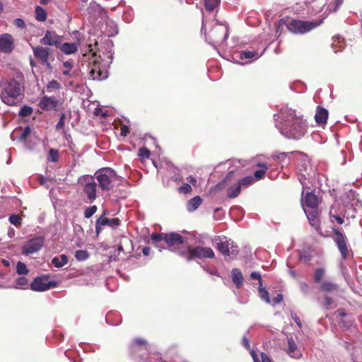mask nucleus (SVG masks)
I'll return each mask as SVG.
<instances>
[{"instance_id": "nucleus-1", "label": "nucleus", "mask_w": 362, "mask_h": 362, "mask_svg": "<svg viewBox=\"0 0 362 362\" xmlns=\"http://www.w3.org/2000/svg\"><path fill=\"white\" fill-rule=\"evenodd\" d=\"M281 120L276 123L280 133L288 139H299L307 131V124L303 117L288 106L283 107L279 113Z\"/></svg>"}, {"instance_id": "nucleus-2", "label": "nucleus", "mask_w": 362, "mask_h": 362, "mask_svg": "<svg viewBox=\"0 0 362 362\" xmlns=\"http://www.w3.org/2000/svg\"><path fill=\"white\" fill-rule=\"evenodd\" d=\"M22 87L16 80L3 83L0 86V97L3 103L14 105L21 101Z\"/></svg>"}, {"instance_id": "nucleus-3", "label": "nucleus", "mask_w": 362, "mask_h": 362, "mask_svg": "<svg viewBox=\"0 0 362 362\" xmlns=\"http://www.w3.org/2000/svg\"><path fill=\"white\" fill-rule=\"evenodd\" d=\"M95 180H97V184L103 191L110 190L115 182L119 180L118 176L115 172L111 168H104L98 170L95 174Z\"/></svg>"}, {"instance_id": "nucleus-4", "label": "nucleus", "mask_w": 362, "mask_h": 362, "mask_svg": "<svg viewBox=\"0 0 362 362\" xmlns=\"http://www.w3.org/2000/svg\"><path fill=\"white\" fill-rule=\"evenodd\" d=\"M206 31V24L202 21V31ZM228 28L223 24H217L208 34L205 33V37L210 44H219L226 40Z\"/></svg>"}, {"instance_id": "nucleus-5", "label": "nucleus", "mask_w": 362, "mask_h": 362, "mask_svg": "<svg viewBox=\"0 0 362 362\" xmlns=\"http://www.w3.org/2000/svg\"><path fill=\"white\" fill-rule=\"evenodd\" d=\"M321 22L316 23L315 21H305L300 20H292L289 21L286 26L287 28L295 34H304L307 32L310 31L317 26H318Z\"/></svg>"}, {"instance_id": "nucleus-6", "label": "nucleus", "mask_w": 362, "mask_h": 362, "mask_svg": "<svg viewBox=\"0 0 362 362\" xmlns=\"http://www.w3.org/2000/svg\"><path fill=\"white\" fill-rule=\"evenodd\" d=\"M218 250L225 256L233 257L238 254V247L226 237H216L214 240Z\"/></svg>"}, {"instance_id": "nucleus-7", "label": "nucleus", "mask_w": 362, "mask_h": 362, "mask_svg": "<svg viewBox=\"0 0 362 362\" xmlns=\"http://www.w3.org/2000/svg\"><path fill=\"white\" fill-rule=\"evenodd\" d=\"M45 239L42 236H35L25 243L22 247V254L29 255L37 252L43 247Z\"/></svg>"}, {"instance_id": "nucleus-8", "label": "nucleus", "mask_w": 362, "mask_h": 362, "mask_svg": "<svg viewBox=\"0 0 362 362\" xmlns=\"http://www.w3.org/2000/svg\"><path fill=\"white\" fill-rule=\"evenodd\" d=\"M81 181L84 182L83 193L88 199V202H92L96 199L97 182L91 176H84L81 178Z\"/></svg>"}, {"instance_id": "nucleus-9", "label": "nucleus", "mask_w": 362, "mask_h": 362, "mask_svg": "<svg viewBox=\"0 0 362 362\" xmlns=\"http://www.w3.org/2000/svg\"><path fill=\"white\" fill-rule=\"evenodd\" d=\"M90 76L93 80H103L107 78V69L106 65L102 64L99 60L95 58L93 61L92 65L89 67Z\"/></svg>"}, {"instance_id": "nucleus-10", "label": "nucleus", "mask_w": 362, "mask_h": 362, "mask_svg": "<svg viewBox=\"0 0 362 362\" xmlns=\"http://www.w3.org/2000/svg\"><path fill=\"white\" fill-rule=\"evenodd\" d=\"M57 286V283L54 281H48L46 278L37 277L31 283L30 288L35 291H45Z\"/></svg>"}, {"instance_id": "nucleus-11", "label": "nucleus", "mask_w": 362, "mask_h": 362, "mask_svg": "<svg viewBox=\"0 0 362 362\" xmlns=\"http://www.w3.org/2000/svg\"><path fill=\"white\" fill-rule=\"evenodd\" d=\"M189 256L187 259L189 261L192 258H214L215 255L214 251L210 247H196L194 248L190 249Z\"/></svg>"}, {"instance_id": "nucleus-12", "label": "nucleus", "mask_w": 362, "mask_h": 362, "mask_svg": "<svg viewBox=\"0 0 362 362\" xmlns=\"http://www.w3.org/2000/svg\"><path fill=\"white\" fill-rule=\"evenodd\" d=\"M14 48V40L11 35L4 33L0 35V52L11 53Z\"/></svg>"}, {"instance_id": "nucleus-13", "label": "nucleus", "mask_w": 362, "mask_h": 362, "mask_svg": "<svg viewBox=\"0 0 362 362\" xmlns=\"http://www.w3.org/2000/svg\"><path fill=\"white\" fill-rule=\"evenodd\" d=\"M62 42V37L54 31L47 30L45 36L41 39V43L45 45L58 47Z\"/></svg>"}, {"instance_id": "nucleus-14", "label": "nucleus", "mask_w": 362, "mask_h": 362, "mask_svg": "<svg viewBox=\"0 0 362 362\" xmlns=\"http://www.w3.org/2000/svg\"><path fill=\"white\" fill-rule=\"evenodd\" d=\"M302 206L303 209H316L318 205V199L317 196L312 192H307L301 199Z\"/></svg>"}, {"instance_id": "nucleus-15", "label": "nucleus", "mask_w": 362, "mask_h": 362, "mask_svg": "<svg viewBox=\"0 0 362 362\" xmlns=\"http://www.w3.org/2000/svg\"><path fill=\"white\" fill-rule=\"evenodd\" d=\"M119 224V220L118 218L109 219L103 216H100L96 221L95 230L97 234H99L102 230L103 226L107 225L111 227H115Z\"/></svg>"}, {"instance_id": "nucleus-16", "label": "nucleus", "mask_w": 362, "mask_h": 362, "mask_svg": "<svg viewBox=\"0 0 362 362\" xmlns=\"http://www.w3.org/2000/svg\"><path fill=\"white\" fill-rule=\"evenodd\" d=\"M59 101L54 97L44 96L40 101L39 106L45 110H55Z\"/></svg>"}, {"instance_id": "nucleus-17", "label": "nucleus", "mask_w": 362, "mask_h": 362, "mask_svg": "<svg viewBox=\"0 0 362 362\" xmlns=\"http://www.w3.org/2000/svg\"><path fill=\"white\" fill-rule=\"evenodd\" d=\"M164 240L170 247L177 246L182 244L183 243L182 237L176 233L165 234Z\"/></svg>"}, {"instance_id": "nucleus-18", "label": "nucleus", "mask_w": 362, "mask_h": 362, "mask_svg": "<svg viewBox=\"0 0 362 362\" xmlns=\"http://www.w3.org/2000/svg\"><path fill=\"white\" fill-rule=\"evenodd\" d=\"M34 55L43 64H48V56L49 54V48L43 47H36L33 48Z\"/></svg>"}, {"instance_id": "nucleus-19", "label": "nucleus", "mask_w": 362, "mask_h": 362, "mask_svg": "<svg viewBox=\"0 0 362 362\" xmlns=\"http://www.w3.org/2000/svg\"><path fill=\"white\" fill-rule=\"evenodd\" d=\"M288 350L287 354L292 358L298 359L301 357L302 354L293 338L288 339Z\"/></svg>"}, {"instance_id": "nucleus-20", "label": "nucleus", "mask_w": 362, "mask_h": 362, "mask_svg": "<svg viewBox=\"0 0 362 362\" xmlns=\"http://www.w3.org/2000/svg\"><path fill=\"white\" fill-rule=\"evenodd\" d=\"M336 235H337V237L335 239V242L337 245V247H338L341 255L343 256V257L345 258L346 257L347 252H348V249L346 247L345 237L341 233H339L338 231L336 232Z\"/></svg>"}, {"instance_id": "nucleus-21", "label": "nucleus", "mask_w": 362, "mask_h": 362, "mask_svg": "<svg viewBox=\"0 0 362 362\" xmlns=\"http://www.w3.org/2000/svg\"><path fill=\"white\" fill-rule=\"evenodd\" d=\"M307 218L312 226L317 227L318 225V211L316 209H303Z\"/></svg>"}, {"instance_id": "nucleus-22", "label": "nucleus", "mask_w": 362, "mask_h": 362, "mask_svg": "<svg viewBox=\"0 0 362 362\" xmlns=\"http://www.w3.org/2000/svg\"><path fill=\"white\" fill-rule=\"evenodd\" d=\"M328 117V111L325 108L318 107L315 115V119L318 124H325Z\"/></svg>"}, {"instance_id": "nucleus-23", "label": "nucleus", "mask_w": 362, "mask_h": 362, "mask_svg": "<svg viewBox=\"0 0 362 362\" xmlns=\"http://www.w3.org/2000/svg\"><path fill=\"white\" fill-rule=\"evenodd\" d=\"M202 199L199 196H196L189 199L187 203V209L189 212H192L198 209L201 205Z\"/></svg>"}, {"instance_id": "nucleus-24", "label": "nucleus", "mask_w": 362, "mask_h": 362, "mask_svg": "<svg viewBox=\"0 0 362 362\" xmlns=\"http://www.w3.org/2000/svg\"><path fill=\"white\" fill-rule=\"evenodd\" d=\"M68 262V258L66 255H61L59 257H54L52 259V264L57 268H61L66 264Z\"/></svg>"}, {"instance_id": "nucleus-25", "label": "nucleus", "mask_w": 362, "mask_h": 362, "mask_svg": "<svg viewBox=\"0 0 362 362\" xmlns=\"http://www.w3.org/2000/svg\"><path fill=\"white\" fill-rule=\"evenodd\" d=\"M60 49L66 54H71L77 51V46L75 43H64L61 46Z\"/></svg>"}, {"instance_id": "nucleus-26", "label": "nucleus", "mask_w": 362, "mask_h": 362, "mask_svg": "<svg viewBox=\"0 0 362 362\" xmlns=\"http://www.w3.org/2000/svg\"><path fill=\"white\" fill-rule=\"evenodd\" d=\"M232 278L233 283L239 288L242 285L243 282V276L240 270L238 269H233L232 270Z\"/></svg>"}, {"instance_id": "nucleus-27", "label": "nucleus", "mask_w": 362, "mask_h": 362, "mask_svg": "<svg viewBox=\"0 0 362 362\" xmlns=\"http://www.w3.org/2000/svg\"><path fill=\"white\" fill-rule=\"evenodd\" d=\"M257 166L262 168V169L256 170L255 172V178L256 180H259L264 177L266 171L268 169L267 165L265 163H257Z\"/></svg>"}, {"instance_id": "nucleus-28", "label": "nucleus", "mask_w": 362, "mask_h": 362, "mask_svg": "<svg viewBox=\"0 0 362 362\" xmlns=\"http://www.w3.org/2000/svg\"><path fill=\"white\" fill-rule=\"evenodd\" d=\"M240 189L241 188L238 183H236L235 185L230 186L228 189V197L230 198H235L238 197L240 192Z\"/></svg>"}, {"instance_id": "nucleus-29", "label": "nucleus", "mask_w": 362, "mask_h": 362, "mask_svg": "<svg viewBox=\"0 0 362 362\" xmlns=\"http://www.w3.org/2000/svg\"><path fill=\"white\" fill-rule=\"evenodd\" d=\"M250 354L254 360V362H272L269 358L262 352L260 354V359L255 351H251Z\"/></svg>"}, {"instance_id": "nucleus-30", "label": "nucleus", "mask_w": 362, "mask_h": 362, "mask_svg": "<svg viewBox=\"0 0 362 362\" xmlns=\"http://www.w3.org/2000/svg\"><path fill=\"white\" fill-rule=\"evenodd\" d=\"M320 288L323 291L331 292L337 290V286L332 282L325 281L321 284Z\"/></svg>"}, {"instance_id": "nucleus-31", "label": "nucleus", "mask_w": 362, "mask_h": 362, "mask_svg": "<svg viewBox=\"0 0 362 362\" xmlns=\"http://www.w3.org/2000/svg\"><path fill=\"white\" fill-rule=\"evenodd\" d=\"M36 19L39 21L43 22L47 18V13L40 6L35 8Z\"/></svg>"}, {"instance_id": "nucleus-32", "label": "nucleus", "mask_w": 362, "mask_h": 362, "mask_svg": "<svg viewBox=\"0 0 362 362\" xmlns=\"http://www.w3.org/2000/svg\"><path fill=\"white\" fill-rule=\"evenodd\" d=\"M259 55L255 51H243L240 53V57L241 59H250L252 58H258Z\"/></svg>"}, {"instance_id": "nucleus-33", "label": "nucleus", "mask_w": 362, "mask_h": 362, "mask_svg": "<svg viewBox=\"0 0 362 362\" xmlns=\"http://www.w3.org/2000/svg\"><path fill=\"white\" fill-rule=\"evenodd\" d=\"M89 257L88 252L86 250H77L75 252V257L78 261H84Z\"/></svg>"}, {"instance_id": "nucleus-34", "label": "nucleus", "mask_w": 362, "mask_h": 362, "mask_svg": "<svg viewBox=\"0 0 362 362\" xmlns=\"http://www.w3.org/2000/svg\"><path fill=\"white\" fill-rule=\"evenodd\" d=\"M205 8L209 11H212L219 4V0H204Z\"/></svg>"}, {"instance_id": "nucleus-35", "label": "nucleus", "mask_w": 362, "mask_h": 362, "mask_svg": "<svg viewBox=\"0 0 362 362\" xmlns=\"http://www.w3.org/2000/svg\"><path fill=\"white\" fill-rule=\"evenodd\" d=\"M255 181V178L251 176H248L246 177H244L243 179L238 181V184L240 185V187H248L249 185H252Z\"/></svg>"}, {"instance_id": "nucleus-36", "label": "nucleus", "mask_w": 362, "mask_h": 362, "mask_svg": "<svg viewBox=\"0 0 362 362\" xmlns=\"http://www.w3.org/2000/svg\"><path fill=\"white\" fill-rule=\"evenodd\" d=\"M72 69V62L66 61L63 63V67L62 69V73L64 76H71V70Z\"/></svg>"}, {"instance_id": "nucleus-37", "label": "nucleus", "mask_w": 362, "mask_h": 362, "mask_svg": "<svg viewBox=\"0 0 362 362\" xmlns=\"http://www.w3.org/2000/svg\"><path fill=\"white\" fill-rule=\"evenodd\" d=\"M259 294L260 298L263 300H264L266 303H272V300H270V298L269 297V293H268L267 291L265 290L264 288H262L261 286L259 287Z\"/></svg>"}, {"instance_id": "nucleus-38", "label": "nucleus", "mask_w": 362, "mask_h": 362, "mask_svg": "<svg viewBox=\"0 0 362 362\" xmlns=\"http://www.w3.org/2000/svg\"><path fill=\"white\" fill-rule=\"evenodd\" d=\"M325 269L319 268L315 269L314 273V280L315 282H320L325 275Z\"/></svg>"}, {"instance_id": "nucleus-39", "label": "nucleus", "mask_w": 362, "mask_h": 362, "mask_svg": "<svg viewBox=\"0 0 362 362\" xmlns=\"http://www.w3.org/2000/svg\"><path fill=\"white\" fill-rule=\"evenodd\" d=\"M16 272L19 274H26L28 272V270L24 263L18 262L16 266Z\"/></svg>"}, {"instance_id": "nucleus-40", "label": "nucleus", "mask_w": 362, "mask_h": 362, "mask_svg": "<svg viewBox=\"0 0 362 362\" xmlns=\"http://www.w3.org/2000/svg\"><path fill=\"white\" fill-rule=\"evenodd\" d=\"M97 209V206L95 205L86 208L84 211V216L87 218H90L96 212Z\"/></svg>"}, {"instance_id": "nucleus-41", "label": "nucleus", "mask_w": 362, "mask_h": 362, "mask_svg": "<svg viewBox=\"0 0 362 362\" xmlns=\"http://www.w3.org/2000/svg\"><path fill=\"white\" fill-rule=\"evenodd\" d=\"M9 221L16 226H20L21 223V218L16 214H13L9 217Z\"/></svg>"}, {"instance_id": "nucleus-42", "label": "nucleus", "mask_w": 362, "mask_h": 362, "mask_svg": "<svg viewBox=\"0 0 362 362\" xmlns=\"http://www.w3.org/2000/svg\"><path fill=\"white\" fill-rule=\"evenodd\" d=\"M139 156L142 159H146L150 156V151L145 147L140 148L138 153Z\"/></svg>"}, {"instance_id": "nucleus-43", "label": "nucleus", "mask_w": 362, "mask_h": 362, "mask_svg": "<svg viewBox=\"0 0 362 362\" xmlns=\"http://www.w3.org/2000/svg\"><path fill=\"white\" fill-rule=\"evenodd\" d=\"M332 48L334 51V52H337L339 51V49H337V47H343V42L340 40L339 37L333 38V42H332Z\"/></svg>"}, {"instance_id": "nucleus-44", "label": "nucleus", "mask_w": 362, "mask_h": 362, "mask_svg": "<svg viewBox=\"0 0 362 362\" xmlns=\"http://www.w3.org/2000/svg\"><path fill=\"white\" fill-rule=\"evenodd\" d=\"M33 112V108L29 106H23L20 110V115L27 117Z\"/></svg>"}, {"instance_id": "nucleus-45", "label": "nucleus", "mask_w": 362, "mask_h": 362, "mask_svg": "<svg viewBox=\"0 0 362 362\" xmlns=\"http://www.w3.org/2000/svg\"><path fill=\"white\" fill-rule=\"evenodd\" d=\"M31 130L30 128L27 127L23 131L18 139L21 141H25L28 136L30 134Z\"/></svg>"}, {"instance_id": "nucleus-46", "label": "nucleus", "mask_w": 362, "mask_h": 362, "mask_svg": "<svg viewBox=\"0 0 362 362\" xmlns=\"http://www.w3.org/2000/svg\"><path fill=\"white\" fill-rule=\"evenodd\" d=\"M28 284V281L25 277H19L16 280V288H21L23 286H26Z\"/></svg>"}, {"instance_id": "nucleus-47", "label": "nucleus", "mask_w": 362, "mask_h": 362, "mask_svg": "<svg viewBox=\"0 0 362 362\" xmlns=\"http://www.w3.org/2000/svg\"><path fill=\"white\" fill-rule=\"evenodd\" d=\"M177 190L180 193L188 194L191 192L192 187L189 184L185 183L182 187H179Z\"/></svg>"}, {"instance_id": "nucleus-48", "label": "nucleus", "mask_w": 362, "mask_h": 362, "mask_svg": "<svg viewBox=\"0 0 362 362\" xmlns=\"http://www.w3.org/2000/svg\"><path fill=\"white\" fill-rule=\"evenodd\" d=\"M233 176V171H230L229 173L228 174V175L226 176V177L221 182L219 183L218 185H217V187L218 188H221L222 187H223L228 182H230L231 181V179Z\"/></svg>"}, {"instance_id": "nucleus-49", "label": "nucleus", "mask_w": 362, "mask_h": 362, "mask_svg": "<svg viewBox=\"0 0 362 362\" xmlns=\"http://www.w3.org/2000/svg\"><path fill=\"white\" fill-rule=\"evenodd\" d=\"M47 89L57 90L61 88V85L55 80H52L49 82L47 86Z\"/></svg>"}, {"instance_id": "nucleus-50", "label": "nucleus", "mask_w": 362, "mask_h": 362, "mask_svg": "<svg viewBox=\"0 0 362 362\" xmlns=\"http://www.w3.org/2000/svg\"><path fill=\"white\" fill-rule=\"evenodd\" d=\"M165 234L160 233H153L151 236V240L154 242L158 243L163 240H164Z\"/></svg>"}, {"instance_id": "nucleus-51", "label": "nucleus", "mask_w": 362, "mask_h": 362, "mask_svg": "<svg viewBox=\"0 0 362 362\" xmlns=\"http://www.w3.org/2000/svg\"><path fill=\"white\" fill-rule=\"evenodd\" d=\"M64 119H65V115L64 113L61 114L60 115V119L58 122V123L56 125L57 129H63L64 127Z\"/></svg>"}, {"instance_id": "nucleus-52", "label": "nucleus", "mask_w": 362, "mask_h": 362, "mask_svg": "<svg viewBox=\"0 0 362 362\" xmlns=\"http://www.w3.org/2000/svg\"><path fill=\"white\" fill-rule=\"evenodd\" d=\"M13 24L18 27V28H23L25 27V22L23 21V19L21 18H16L13 21Z\"/></svg>"}, {"instance_id": "nucleus-53", "label": "nucleus", "mask_w": 362, "mask_h": 362, "mask_svg": "<svg viewBox=\"0 0 362 362\" xmlns=\"http://www.w3.org/2000/svg\"><path fill=\"white\" fill-rule=\"evenodd\" d=\"M291 318L296 322V323L297 324V325L299 327H302V324H301V322H300V318L298 317V315H296V313H293V312H291Z\"/></svg>"}, {"instance_id": "nucleus-54", "label": "nucleus", "mask_w": 362, "mask_h": 362, "mask_svg": "<svg viewBox=\"0 0 362 362\" xmlns=\"http://www.w3.org/2000/svg\"><path fill=\"white\" fill-rule=\"evenodd\" d=\"M49 156L51 158V160L53 161V162H55L57 161V157H58V153L57 151L51 148L49 150Z\"/></svg>"}, {"instance_id": "nucleus-55", "label": "nucleus", "mask_w": 362, "mask_h": 362, "mask_svg": "<svg viewBox=\"0 0 362 362\" xmlns=\"http://www.w3.org/2000/svg\"><path fill=\"white\" fill-rule=\"evenodd\" d=\"M250 277L253 279H257L259 280V286H262V282H261V275L259 273L253 272L250 274Z\"/></svg>"}, {"instance_id": "nucleus-56", "label": "nucleus", "mask_w": 362, "mask_h": 362, "mask_svg": "<svg viewBox=\"0 0 362 362\" xmlns=\"http://www.w3.org/2000/svg\"><path fill=\"white\" fill-rule=\"evenodd\" d=\"M342 1L341 0H334V7L332 6L331 5L329 6V11H335L337 8L340 6L341 4Z\"/></svg>"}, {"instance_id": "nucleus-57", "label": "nucleus", "mask_w": 362, "mask_h": 362, "mask_svg": "<svg viewBox=\"0 0 362 362\" xmlns=\"http://www.w3.org/2000/svg\"><path fill=\"white\" fill-rule=\"evenodd\" d=\"M331 220L332 221H336L339 224H342L344 223L343 218L338 215H332Z\"/></svg>"}, {"instance_id": "nucleus-58", "label": "nucleus", "mask_w": 362, "mask_h": 362, "mask_svg": "<svg viewBox=\"0 0 362 362\" xmlns=\"http://www.w3.org/2000/svg\"><path fill=\"white\" fill-rule=\"evenodd\" d=\"M333 303V300L330 297L325 296V301H324V306L326 308H329L331 306Z\"/></svg>"}, {"instance_id": "nucleus-59", "label": "nucleus", "mask_w": 362, "mask_h": 362, "mask_svg": "<svg viewBox=\"0 0 362 362\" xmlns=\"http://www.w3.org/2000/svg\"><path fill=\"white\" fill-rule=\"evenodd\" d=\"M282 300V296L281 294L277 295L275 298L272 300L273 305L278 304Z\"/></svg>"}, {"instance_id": "nucleus-60", "label": "nucleus", "mask_w": 362, "mask_h": 362, "mask_svg": "<svg viewBox=\"0 0 362 362\" xmlns=\"http://www.w3.org/2000/svg\"><path fill=\"white\" fill-rule=\"evenodd\" d=\"M129 133V127L126 125H122L121 127V134L123 136H126Z\"/></svg>"}, {"instance_id": "nucleus-61", "label": "nucleus", "mask_w": 362, "mask_h": 362, "mask_svg": "<svg viewBox=\"0 0 362 362\" xmlns=\"http://www.w3.org/2000/svg\"><path fill=\"white\" fill-rule=\"evenodd\" d=\"M187 181L190 182L192 185L196 186L197 185V180L193 176H189L187 178Z\"/></svg>"}, {"instance_id": "nucleus-62", "label": "nucleus", "mask_w": 362, "mask_h": 362, "mask_svg": "<svg viewBox=\"0 0 362 362\" xmlns=\"http://www.w3.org/2000/svg\"><path fill=\"white\" fill-rule=\"evenodd\" d=\"M134 342L139 345H144V344H146V343L145 340L141 339H136L134 340Z\"/></svg>"}, {"instance_id": "nucleus-63", "label": "nucleus", "mask_w": 362, "mask_h": 362, "mask_svg": "<svg viewBox=\"0 0 362 362\" xmlns=\"http://www.w3.org/2000/svg\"><path fill=\"white\" fill-rule=\"evenodd\" d=\"M151 249L148 247H145L143 248V253L145 256H148L150 254Z\"/></svg>"}, {"instance_id": "nucleus-64", "label": "nucleus", "mask_w": 362, "mask_h": 362, "mask_svg": "<svg viewBox=\"0 0 362 362\" xmlns=\"http://www.w3.org/2000/svg\"><path fill=\"white\" fill-rule=\"evenodd\" d=\"M300 287L303 291H305L308 288V285L306 283H300Z\"/></svg>"}]
</instances>
